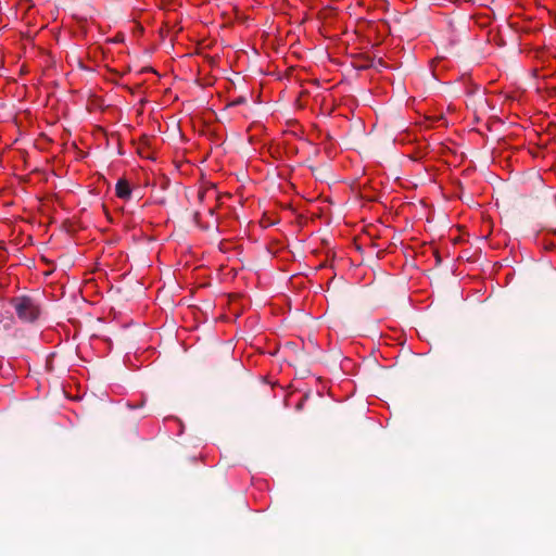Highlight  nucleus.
I'll return each instance as SVG.
<instances>
[{"instance_id":"1","label":"nucleus","mask_w":556,"mask_h":556,"mask_svg":"<svg viewBox=\"0 0 556 556\" xmlns=\"http://www.w3.org/2000/svg\"><path fill=\"white\" fill-rule=\"evenodd\" d=\"M10 304L22 323L33 324L37 321L41 315V306L33 296H14L10 300Z\"/></svg>"},{"instance_id":"2","label":"nucleus","mask_w":556,"mask_h":556,"mask_svg":"<svg viewBox=\"0 0 556 556\" xmlns=\"http://www.w3.org/2000/svg\"><path fill=\"white\" fill-rule=\"evenodd\" d=\"M115 191L116 195L123 200H128L131 195V189L126 179H118Z\"/></svg>"},{"instance_id":"3","label":"nucleus","mask_w":556,"mask_h":556,"mask_svg":"<svg viewBox=\"0 0 556 556\" xmlns=\"http://www.w3.org/2000/svg\"><path fill=\"white\" fill-rule=\"evenodd\" d=\"M244 102H245V98L244 97H239V98H237L236 100H233L231 102V105H239V104H242Z\"/></svg>"},{"instance_id":"4","label":"nucleus","mask_w":556,"mask_h":556,"mask_svg":"<svg viewBox=\"0 0 556 556\" xmlns=\"http://www.w3.org/2000/svg\"><path fill=\"white\" fill-rule=\"evenodd\" d=\"M198 197H199V200L202 201L203 198L205 197V192L204 191H199Z\"/></svg>"},{"instance_id":"5","label":"nucleus","mask_w":556,"mask_h":556,"mask_svg":"<svg viewBox=\"0 0 556 556\" xmlns=\"http://www.w3.org/2000/svg\"><path fill=\"white\" fill-rule=\"evenodd\" d=\"M200 214L197 212L194 213V220L198 223Z\"/></svg>"},{"instance_id":"6","label":"nucleus","mask_w":556,"mask_h":556,"mask_svg":"<svg viewBox=\"0 0 556 556\" xmlns=\"http://www.w3.org/2000/svg\"><path fill=\"white\" fill-rule=\"evenodd\" d=\"M208 213H210L211 215H213V214H214V208H210V210H208Z\"/></svg>"},{"instance_id":"7","label":"nucleus","mask_w":556,"mask_h":556,"mask_svg":"<svg viewBox=\"0 0 556 556\" xmlns=\"http://www.w3.org/2000/svg\"><path fill=\"white\" fill-rule=\"evenodd\" d=\"M3 321L2 315L0 314V324Z\"/></svg>"}]
</instances>
